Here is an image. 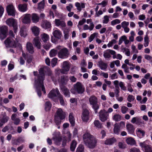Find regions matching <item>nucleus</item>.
Here are the masks:
<instances>
[{"label": "nucleus", "instance_id": "1", "mask_svg": "<svg viewBox=\"0 0 152 152\" xmlns=\"http://www.w3.org/2000/svg\"><path fill=\"white\" fill-rule=\"evenodd\" d=\"M47 69H48V67L46 66H44L39 69V74L38 75L37 82L39 83V86L42 87V90L44 94H45L46 91L43 85V81L45 79L44 72H46Z\"/></svg>", "mask_w": 152, "mask_h": 152}, {"label": "nucleus", "instance_id": "2", "mask_svg": "<svg viewBox=\"0 0 152 152\" xmlns=\"http://www.w3.org/2000/svg\"><path fill=\"white\" fill-rule=\"evenodd\" d=\"M56 48L59 50L58 53V56L59 58L64 59L68 57L69 52L67 48H61V46H57Z\"/></svg>", "mask_w": 152, "mask_h": 152}, {"label": "nucleus", "instance_id": "3", "mask_svg": "<svg viewBox=\"0 0 152 152\" xmlns=\"http://www.w3.org/2000/svg\"><path fill=\"white\" fill-rule=\"evenodd\" d=\"M89 102L91 105L94 109L95 113L98 112V110L99 108L100 104H98L97 98L94 96H92L89 98Z\"/></svg>", "mask_w": 152, "mask_h": 152}, {"label": "nucleus", "instance_id": "4", "mask_svg": "<svg viewBox=\"0 0 152 152\" xmlns=\"http://www.w3.org/2000/svg\"><path fill=\"white\" fill-rule=\"evenodd\" d=\"M74 88H72L70 90L71 92L75 94L76 92L78 94L83 93L85 90V88L82 83L79 82H77L74 84Z\"/></svg>", "mask_w": 152, "mask_h": 152}, {"label": "nucleus", "instance_id": "5", "mask_svg": "<svg viewBox=\"0 0 152 152\" xmlns=\"http://www.w3.org/2000/svg\"><path fill=\"white\" fill-rule=\"evenodd\" d=\"M71 64L69 61H65L63 62L62 69L60 70V72L63 74H66L69 71Z\"/></svg>", "mask_w": 152, "mask_h": 152}, {"label": "nucleus", "instance_id": "6", "mask_svg": "<svg viewBox=\"0 0 152 152\" xmlns=\"http://www.w3.org/2000/svg\"><path fill=\"white\" fill-rule=\"evenodd\" d=\"M4 44L7 47L15 48L18 45L17 41L13 40L10 37H8L4 42Z\"/></svg>", "mask_w": 152, "mask_h": 152}, {"label": "nucleus", "instance_id": "7", "mask_svg": "<svg viewBox=\"0 0 152 152\" xmlns=\"http://www.w3.org/2000/svg\"><path fill=\"white\" fill-rule=\"evenodd\" d=\"M6 22L8 25L13 27L14 32L16 33L18 29L17 21L13 18H10L7 19Z\"/></svg>", "mask_w": 152, "mask_h": 152}, {"label": "nucleus", "instance_id": "8", "mask_svg": "<svg viewBox=\"0 0 152 152\" xmlns=\"http://www.w3.org/2000/svg\"><path fill=\"white\" fill-rule=\"evenodd\" d=\"M8 31V28L6 26H3L0 27V39L3 40L7 36Z\"/></svg>", "mask_w": 152, "mask_h": 152}, {"label": "nucleus", "instance_id": "9", "mask_svg": "<svg viewBox=\"0 0 152 152\" xmlns=\"http://www.w3.org/2000/svg\"><path fill=\"white\" fill-rule=\"evenodd\" d=\"M6 10L8 15L13 17L15 16L16 11L12 4L8 5L6 7Z\"/></svg>", "mask_w": 152, "mask_h": 152}, {"label": "nucleus", "instance_id": "10", "mask_svg": "<svg viewBox=\"0 0 152 152\" xmlns=\"http://www.w3.org/2000/svg\"><path fill=\"white\" fill-rule=\"evenodd\" d=\"M99 119L102 122L106 121L108 117L109 114L107 111L104 110H100L99 113Z\"/></svg>", "mask_w": 152, "mask_h": 152}, {"label": "nucleus", "instance_id": "11", "mask_svg": "<svg viewBox=\"0 0 152 152\" xmlns=\"http://www.w3.org/2000/svg\"><path fill=\"white\" fill-rule=\"evenodd\" d=\"M110 54L113 55V59L116 58V52L113 50L108 49L104 52L103 56L105 58H109L111 57Z\"/></svg>", "mask_w": 152, "mask_h": 152}, {"label": "nucleus", "instance_id": "12", "mask_svg": "<svg viewBox=\"0 0 152 152\" xmlns=\"http://www.w3.org/2000/svg\"><path fill=\"white\" fill-rule=\"evenodd\" d=\"M60 94L58 88H56L55 89H53L49 92L48 96L49 98L53 99L57 96L58 97Z\"/></svg>", "mask_w": 152, "mask_h": 152}, {"label": "nucleus", "instance_id": "13", "mask_svg": "<svg viewBox=\"0 0 152 152\" xmlns=\"http://www.w3.org/2000/svg\"><path fill=\"white\" fill-rule=\"evenodd\" d=\"M89 110L87 109H83V110L81 115V118L83 121L86 122L89 119Z\"/></svg>", "mask_w": 152, "mask_h": 152}, {"label": "nucleus", "instance_id": "14", "mask_svg": "<svg viewBox=\"0 0 152 152\" xmlns=\"http://www.w3.org/2000/svg\"><path fill=\"white\" fill-rule=\"evenodd\" d=\"M66 113L63 112L61 108H58L56 111L55 117L59 118L61 119H64L65 118Z\"/></svg>", "mask_w": 152, "mask_h": 152}, {"label": "nucleus", "instance_id": "15", "mask_svg": "<svg viewBox=\"0 0 152 152\" xmlns=\"http://www.w3.org/2000/svg\"><path fill=\"white\" fill-rule=\"evenodd\" d=\"M97 142L96 139L94 138L84 143L86 145L88 148H93L96 146Z\"/></svg>", "mask_w": 152, "mask_h": 152}, {"label": "nucleus", "instance_id": "16", "mask_svg": "<svg viewBox=\"0 0 152 152\" xmlns=\"http://www.w3.org/2000/svg\"><path fill=\"white\" fill-rule=\"evenodd\" d=\"M41 26L43 28L45 29H50L52 27L51 23L47 20H42Z\"/></svg>", "mask_w": 152, "mask_h": 152}, {"label": "nucleus", "instance_id": "17", "mask_svg": "<svg viewBox=\"0 0 152 152\" xmlns=\"http://www.w3.org/2000/svg\"><path fill=\"white\" fill-rule=\"evenodd\" d=\"M61 90L65 97H70V92L69 90L66 86H62L60 87Z\"/></svg>", "mask_w": 152, "mask_h": 152}, {"label": "nucleus", "instance_id": "18", "mask_svg": "<svg viewBox=\"0 0 152 152\" xmlns=\"http://www.w3.org/2000/svg\"><path fill=\"white\" fill-rule=\"evenodd\" d=\"M95 137L87 131H86L83 135V138L84 143L90 140L94 139Z\"/></svg>", "mask_w": 152, "mask_h": 152}, {"label": "nucleus", "instance_id": "19", "mask_svg": "<svg viewBox=\"0 0 152 152\" xmlns=\"http://www.w3.org/2000/svg\"><path fill=\"white\" fill-rule=\"evenodd\" d=\"M33 43L34 46L38 49L41 48V43L38 37H35L33 41Z\"/></svg>", "mask_w": 152, "mask_h": 152}, {"label": "nucleus", "instance_id": "20", "mask_svg": "<svg viewBox=\"0 0 152 152\" xmlns=\"http://www.w3.org/2000/svg\"><path fill=\"white\" fill-rule=\"evenodd\" d=\"M26 49L31 54H33L34 52V49L32 44L28 42L26 44Z\"/></svg>", "mask_w": 152, "mask_h": 152}, {"label": "nucleus", "instance_id": "21", "mask_svg": "<svg viewBox=\"0 0 152 152\" xmlns=\"http://www.w3.org/2000/svg\"><path fill=\"white\" fill-rule=\"evenodd\" d=\"M126 126V129L129 133L133 134L134 133L135 128L132 124L129 123H127Z\"/></svg>", "mask_w": 152, "mask_h": 152}, {"label": "nucleus", "instance_id": "22", "mask_svg": "<svg viewBox=\"0 0 152 152\" xmlns=\"http://www.w3.org/2000/svg\"><path fill=\"white\" fill-rule=\"evenodd\" d=\"M140 145L144 148L145 152H152V148L149 145H147L144 142L140 143Z\"/></svg>", "mask_w": 152, "mask_h": 152}, {"label": "nucleus", "instance_id": "23", "mask_svg": "<svg viewBox=\"0 0 152 152\" xmlns=\"http://www.w3.org/2000/svg\"><path fill=\"white\" fill-rule=\"evenodd\" d=\"M53 34L55 38L58 39H60L62 36V33L59 29L53 31Z\"/></svg>", "mask_w": 152, "mask_h": 152}, {"label": "nucleus", "instance_id": "24", "mask_svg": "<svg viewBox=\"0 0 152 152\" xmlns=\"http://www.w3.org/2000/svg\"><path fill=\"white\" fill-rule=\"evenodd\" d=\"M31 15L30 14H26L23 15L22 20V22L25 24L28 23L30 22Z\"/></svg>", "mask_w": 152, "mask_h": 152}, {"label": "nucleus", "instance_id": "25", "mask_svg": "<svg viewBox=\"0 0 152 152\" xmlns=\"http://www.w3.org/2000/svg\"><path fill=\"white\" fill-rule=\"evenodd\" d=\"M18 8L20 11L22 12H25L27 10V4L26 3L20 4L18 5Z\"/></svg>", "mask_w": 152, "mask_h": 152}, {"label": "nucleus", "instance_id": "26", "mask_svg": "<svg viewBox=\"0 0 152 152\" xmlns=\"http://www.w3.org/2000/svg\"><path fill=\"white\" fill-rule=\"evenodd\" d=\"M55 23L57 26H61L62 27H65L66 25L65 22L63 20H61L60 19H56Z\"/></svg>", "mask_w": 152, "mask_h": 152}, {"label": "nucleus", "instance_id": "27", "mask_svg": "<svg viewBox=\"0 0 152 152\" xmlns=\"http://www.w3.org/2000/svg\"><path fill=\"white\" fill-rule=\"evenodd\" d=\"M11 119L14 121V124L16 125L19 124L20 120L19 118H17V115L13 114L11 116Z\"/></svg>", "mask_w": 152, "mask_h": 152}, {"label": "nucleus", "instance_id": "28", "mask_svg": "<svg viewBox=\"0 0 152 152\" xmlns=\"http://www.w3.org/2000/svg\"><path fill=\"white\" fill-rule=\"evenodd\" d=\"M126 142L128 145H135L136 143L135 140L131 137L127 138Z\"/></svg>", "mask_w": 152, "mask_h": 152}, {"label": "nucleus", "instance_id": "29", "mask_svg": "<svg viewBox=\"0 0 152 152\" xmlns=\"http://www.w3.org/2000/svg\"><path fill=\"white\" fill-rule=\"evenodd\" d=\"M32 21L34 23H38L39 20V17L38 15L36 13H33L31 15Z\"/></svg>", "mask_w": 152, "mask_h": 152}, {"label": "nucleus", "instance_id": "30", "mask_svg": "<svg viewBox=\"0 0 152 152\" xmlns=\"http://www.w3.org/2000/svg\"><path fill=\"white\" fill-rule=\"evenodd\" d=\"M136 134L139 137H143L145 134V132L140 128H137L136 130Z\"/></svg>", "mask_w": 152, "mask_h": 152}, {"label": "nucleus", "instance_id": "31", "mask_svg": "<svg viewBox=\"0 0 152 152\" xmlns=\"http://www.w3.org/2000/svg\"><path fill=\"white\" fill-rule=\"evenodd\" d=\"M98 66L102 70H105L107 67V64L102 61L98 62Z\"/></svg>", "mask_w": 152, "mask_h": 152}, {"label": "nucleus", "instance_id": "32", "mask_svg": "<svg viewBox=\"0 0 152 152\" xmlns=\"http://www.w3.org/2000/svg\"><path fill=\"white\" fill-rule=\"evenodd\" d=\"M68 80V77L67 76L63 75L61 76V79L59 82L63 85H66Z\"/></svg>", "mask_w": 152, "mask_h": 152}, {"label": "nucleus", "instance_id": "33", "mask_svg": "<svg viewBox=\"0 0 152 152\" xmlns=\"http://www.w3.org/2000/svg\"><path fill=\"white\" fill-rule=\"evenodd\" d=\"M69 121L72 126H74L75 125V119L72 113H69Z\"/></svg>", "mask_w": 152, "mask_h": 152}, {"label": "nucleus", "instance_id": "34", "mask_svg": "<svg viewBox=\"0 0 152 152\" xmlns=\"http://www.w3.org/2000/svg\"><path fill=\"white\" fill-rule=\"evenodd\" d=\"M32 32L35 36L39 35V28L36 26L32 27L31 28Z\"/></svg>", "mask_w": 152, "mask_h": 152}, {"label": "nucleus", "instance_id": "35", "mask_svg": "<svg viewBox=\"0 0 152 152\" xmlns=\"http://www.w3.org/2000/svg\"><path fill=\"white\" fill-rule=\"evenodd\" d=\"M120 131V126L117 124H115L114 125L113 132L116 134H118Z\"/></svg>", "mask_w": 152, "mask_h": 152}, {"label": "nucleus", "instance_id": "36", "mask_svg": "<svg viewBox=\"0 0 152 152\" xmlns=\"http://www.w3.org/2000/svg\"><path fill=\"white\" fill-rule=\"evenodd\" d=\"M94 27V25L93 23H90V26H89L87 24L83 26V29L84 30H89L90 31L92 30Z\"/></svg>", "mask_w": 152, "mask_h": 152}, {"label": "nucleus", "instance_id": "37", "mask_svg": "<svg viewBox=\"0 0 152 152\" xmlns=\"http://www.w3.org/2000/svg\"><path fill=\"white\" fill-rule=\"evenodd\" d=\"M75 6L76 7L77 10L79 11L81 10L82 8L85 7V4L84 3H81V4L78 2L75 3Z\"/></svg>", "mask_w": 152, "mask_h": 152}, {"label": "nucleus", "instance_id": "38", "mask_svg": "<svg viewBox=\"0 0 152 152\" xmlns=\"http://www.w3.org/2000/svg\"><path fill=\"white\" fill-rule=\"evenodd\" d=\"M116 141V139L113 137L108 139L106 140L104 142V143L106 145H111L115 142Z\"/></svg>", "mask_w": 152, "mask_h": 152}, {"label": "nucleus", "instance_id": "39", "mask_svg": "<svg viewBox=\"0 0 152 152\" xmlns=\"http://www.w3.org/2000/svg\"><path fill=\"white\" fill-rule=\"evenodd\" d=\"M41 36V39L44 42H46L49 39V35L45 33H43Z\"/></svg>", "mask_w": 152, "mask_h": 152}, {"label": "nucleus", "instance_id": "40", "mask_svg": "<svg viewBox=\"0 0 152 152\" xmlns=\"http://www.w3.org/2000/svg\"><path fill=\"white\" fill-rule=\"evenodd\" d=\"M77 144V141L75 140H73L72 141L70 144V149L71 151H75Z\"/></svg>", "mask_w": 152, "mask_h": 152}, {"label": "nucleus", "instance_id": "41", "mask_svg": "<svg viewBox=\"0 0 152 152\" xmlns=\"http://www.w3.org/2000/svg\"><path fill=\"white\" fill-rule=\"evenodd\" d=\"M58 98L61 104L63 106L64 105H65V102L62 95L60 94L58 97Z\"/></svg>", "mask_w": 152, "mask_h": 152}, {"label": "nucleus", "instance_id": "42", "mask_svg": "<svg viewBox=\"0 0 152 152\" xmlns=\"http://www.w3.org/2000/svg\"><path fill=\"white\" fill-rule=\"evenodd\" d=\"M113 119L116 121H119L121 119V116L119 114H116L113 116Z\"/></svg>", "mask_w": 152, "mask_h": 152}, {"label": "nucleus", "instance_id": "43", "mask_svg": "<svg viewBox=\"0 0 152 152\" xmlns=\"http://www.w3.org/2000/svg\"><path fill=\"white\" fill-rule=\"evenodd\" d=\"M20 34L21 36L25 37L26 36V28L25 27L23 26L21 28Z\"/></svg>", "mask_w": 152, "mask_h": 152}, {"label": "nucleus", "instance_id": "44", "mask_svg": "<svg viewBox=\"0 0 152 152\" xmlns=\"http://www.w3.org/2000/svg\"><path fill=\"white\" fill-rule=\"evenodd\" d=\"M98 35V33H94L91 35L88 38V41L89 42H91L94 39L95 37H97Z\"/></svg>", "mask_w": 152, "mask_h": 152}, {"label": "nucleus", "instance_id": "45", "mask_svg": "<svg viewBox=\"0 0 152 152\" xmlns=\"http://www.w3.org/2000/svg\"><path fill=\"white\" fill-rule=\"evenodd\" d=\"M94 126L96 127L97 128H100L102 127V124L98 120H95L94 121Z\"/></svg>", "mask_w": 152, "mask_h": 152}, {"label": "nucleus", "instance_id": "46", "mask_svg": "<svg viewBox=\"0 0 152 152\" xmlns=\"http://www.w3.org/2000/svg\"><path fill=\"white\" fill-rule=\"evenodd\" d=\"M149 43V38L147 35H146L144 38V45L146 47L148 45Z\"/></svg>", "mask_w": 152, "mask_h": 152}, {"label": "nucleus", "instance_id": "47", "mask_svg": "<svg viewBox=\"0 0 152 152\" xmlns=\"http://www.w3.org/2000/svg\"><path fill=\"white\" fill-rule=\"evenodd\" d=\"M53 139L57 143L61 141L62 137L61 136L58 135L53 137Z\"/></svg>", "mask_w": 152, "mask_h": 152}, {"label": "nucleus", "instance_id": "48", "mask_svg": "<svg viewBox=\"0 0 152 152\" xmlns=\"http://www.w3.org/2000/svg\"><path fill=\"white\" fill-rule=\"evenodd\" d=\"M51 104L49 102H47L45 103V109L46 111H48L50 110Z\"/></svg>", "mask_w": 152, "mask_h": 152}, {"label": "nucleus", "instance_id": "49", "mask_svg": "<svg viewBox=\"0 0 152 152\" xmlns=\"http://www.w3.org/2000/svg\"><path fill=\"white\" fill-rule=\"evenodd\" d=\"M57 50L54 49L52 50L50 52V57H53L56 56Z\"/></svg>", "mask_w": 152, "mask_h": 152}, {"label": "nucleus", "instance_id": "50", "mask_svg": "<svg viewBox=\"0 0 152 152\" xmlns=\"http://www.w3.org/2000/svg\"><path fill=\"white\" fill-rule=\"evenodd\" d=\"M121 68L124 69V72L127 73H129V71L128 67L126 64H124L122 65Z\"/></svg>", "mask_w": 152, "mask_h": 152}, {"label": "nucleus", "instance_id": "51", "mask_svg": "<svg viewBox=\"0 0 152 152\" xmlns=\"http://www.w3.org/2000/svg\"><path fill=\"white\" fill-rule=\"evenodd\" d=\"M39 83L37 82V94L39 96H40L41 95V93L40 90V88H42V87L41 86H39Z\"/></svg>", "mask_w": 152, "mask_h": 152}, {"label": "nucleus", "instance_id": "52", "mask_svg": "<svg viewBox=\"0 0 152 152\" xmlns=\"http://www.w3.org/2000/svg\"><path fill=\"white\" fill-rule=\"evenodd\" d=\"M55 122L56 124L58 126H59L61 123V120L59 118H57L55 117Z\"/></svg>", "mask_w": 152, "mask_h": 152}, {"label": "nucleus", "instance_id": "53", "mask_svg": "<svg viewBox=\"0 0 152 152\" xmlns=\"http://www.w3.org/2000/svg\"><path fill=\"white\" fill-rule=\"evenodd\" d=\"M126 37L125 35H124L121 36L119 39L118 45H121L123 41H125V40L126 39Z\"/></svg>", "mask_w": 152, "mask_h": 152}, {"label": "nucleus", "instance_id": "54", "mask_svg": "<svg viewBox=\"0 0 152 152\" xmlns=\"http://www.w3.org/2000/svg\"><path fill=\"white\" fill-rule=\"evenodd\" d=\"M130 34L131 36L129 37V39L131 42H133L134 41V37L135 35V34L133 31H131Z\"/></svg>", "mask_w": 152, "mask_h": 152}, {"label": "nucleus", "instance_id": "55", "mask_svg": "<svg viewBox=\"0 0 152 152\" xmlns=\"http://www.w3.org/2000/svg\"><path fill=\"white\" fill-rule=\"evenodd\" d=\"M109 21V18L107 15H105L104 17L102 23L104 24H107Z\"/></svg>", "mask_w": 152, "mask_h": 152}, {"label": "nucleus", "instance_id": "56", "mask_svg": "<svg viewBox=\"0 0 152 152\" xmlns=\"http://www.w3.org/2000/svg\"><path fill=\"white\" fill-rule=\"evenodd\" d=\"M119 85L122 90L124 91L126 90V88L123 82H120L119 83Z\"/></svg>", "mask_w": 152, "mask_h": 152}, {"label": "nucleus", "instance_id": "57", "mask_svg": "<svg viewBox=\"0 0 152 152\" xmlns=\"http://www.w3.org/2000/svg\"><path fill=\"white\" fill-rule=\"evenodd\" d=\"M86 19L85 18H83L82 20H80L78 23V24L77 25V27L79 28V29H80V28L79 27V26L82 25L84 24V23L86 22Z\"/></svg>", "mask_w": 152, "mask_h": 152}, {"label": "nucleus", "instance_id": "58", "mask_svg": "<svg viewBox=\"0 0 152 152\" xmlns=\"http://www.w3.org/2000/svg\"><path fill=\"white\" fill-rule=\"evenodd\" d=\"M9 119V118L8 116H4L0 120V121L4 124L7 122Z\"/></svg>", "mask_w": 152, "mask_h": 152}, {"label": "nucleus", "instance_id": "59", "mask_svg": "<svg viewBox=\"0 0 152 152\" xmlns=\"http://www.w3.org/2000/svg\"><path fill=\"white\" fill-rule=\"evenodd\" d=\"M57 59L56 58H53L51 61V66L53 67H54L57 63Z\"/></svg>", "mask_w": 152, "mask_h": 152}, {"label": "nucleus", "instance_id": "60", "mask_svg": "<svg viewBox=\"0 0 152 152\" xmlns=\"http://www.w3.org/2000/svg\"><path fill=\"white\" fill-rule=\"evenodd\" d=\"M134 97L132 95H129L127 98V100L129 102H131L134 100Z\"/></svg>", "mask_w": 152, "mask_h": 152}, {"label": "nucleus", "instance_id": "61", "mask_svg": "<svg viewBox=\"0 0 152 152\" xmlns=\"http://www.w3.org/2000/svg\"><path fill=\"white\" fill-rule=\"evenodd\" d=\"M44 8V2L42 1L39 3L38 4V8L39 9L41 10L43 9Z\"/></svg>", "mask_w": 152, "mask_h": 152}, {"label": "nucleus", "instance_id": "62", "mask_svg": "<svg viewBox=\"0 0 152 152\" xmlns=\"http://www.w3.org/2000/svg\"><path fill=\"white\" fill-rule=\"evenodd\" d=\"M120 20L118 19H115L111 22V24L112 26H114L117 24H119L120 23Z\"/></svg>", "mask_w": 152, "mask_h": 152}, {"label": "nucleus", "instance_id": "63", "mask_svg": "<svg viewBox=\"0 0 152 152\" xmlns=\"http://www.w3.org/2000/svg\"><path fill=\"white\" fill-rule=\"evenodd\" d=\"M129 22L124 21L121 23V26L124 28L127 27L129 25Z\"/></svg>", "mask_w": 152, "mask_h": 152}, {"label": "nucleus", "instance_id": "64", "mask_svg": "<svg viewBox=\"0 0 152 152\" xmlns=\"http://www.w3.org/2000/svg\"><path fill=\"white\" fill-rule=\"evenodd\" d=\"M144 124V121H142L141 119L138 117L136 124L138 126L142 124Z\"/></svg>", "mask_w": 152, "mask_h": 152}]
</instances>
